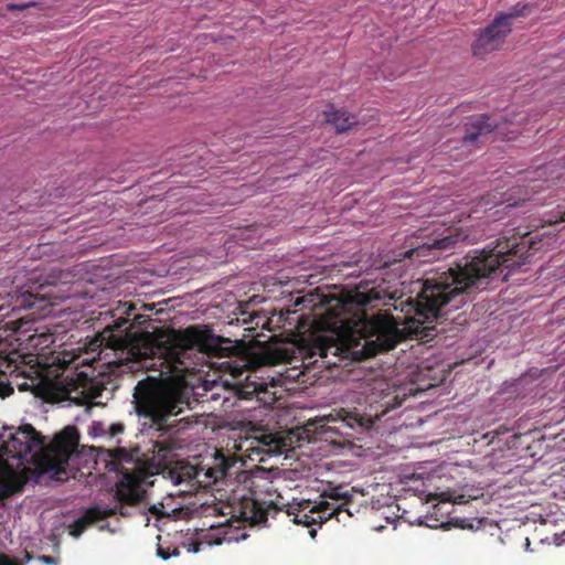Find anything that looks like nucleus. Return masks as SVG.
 <instances>
[{"instance_id": "obj_1", "label": "nucleus", "mask_w": 565, "mask_h": 565, "mask_svg": "<svg viewBox=\"0 0 565 565\" xmlns=\"http://www.w3.org/2000/svg\"><path fill=\"white\" fill-rule=\"evenodd\" d=\"M537 237L532 233L503 237L492 248L468 253L455 267L427 278L417 298L404 299L403 294L397 297L396 291H388L383 285L358 289L352 296L358 306L374 308L382 302L388 307L363 320V354L373 356L390 351L406 339L433 340L439 318L472 300L477 290L486 288L488 279L505 268L514 270L530 262L543 246Z\"/></svg>"}, {"instance_id": "obj_2", "label": "nucleus", "mask_w": 565, "mask_h": 565, "mask_svg": "<svg viewBox=\"0 0 565 565\" xmlns=\"http://www.w3.org/2000/svg\"><path fill=\"white\" fill-rule=\"evenodd\" d=\"M131 310L134 308L130 306L127 316H130ZM130 327L129 317L118 318L96 339L102 348L98 355L107 349L120 355L117 360L108 361V364H121L124 360L142 363L158 358L161 360L160 365H164L168 372L184 374L192 370L193 351L217 358L230 356L236 351L230 339L214 334L207 326H190L160 337L150 332L132 335L128 332Z\"/></svg>"}, {"instance_id": "obj_3", "label": "nucleus", "mask_w": 565, "mask_h": 565, "mask_svg": "<svg viewBox=\"0 0 565 565\" xmlns=\"http://www.w3.org/2000/svg\"><path fill=\"white\" fill-rule=\"evenodd\" d=\"M74 426L65 427L47 445L36 429L26 424L7 439L0 435V498L7 499L23 490L29 481L39 482L44 473L58 476L78 446Z\"/></svg>"}, {"instance_id": "obj_4", "label": "nucleus", "mask_w": 565, "mask_h": 565, "mask_svg": "<svg viewBox=\"0 0 565 565\" xmlns=\"http://www.w3.org/2000/svg\"><path fill=\"white\" fill-rule=\"evenodd\" d=\"M135 409L145 429L163 436H174L193 423L189 417L177 418L190 407V397L180 386L148 376L135 386Z\"/></svg>"}, {"instance_id": "obj_5", "label": "nucleus", "mask_w": 565, "mask_h": 565, "mask_svg": "<svg viewBox=\"0 0 565 565\" xmlns=\"http://www.w3.org/2000/svg\"><path fill=\"white\" fill-rule=\"evenodd\" d=\"M301 364L309 371L316 366L331 369L339 366L340 362L350 354V348L332 335H317L302 340L299 345Z\"/></svg>"}, {"instance_id": "obj_6", "label": "nucleus", "mask_w": 565, "mask_h": 565, "mask_svg": "<svg viewBox=\"0 0 565 565\" xmlns=\"http://www.w3.org/2000/svg\"><path fill=\"white\" fill-rule=\"evenodd\" d=\"M14 386L21 392H32L42 397L49 388L47 381L38 371L21 370L11 359L0 354V398L9 397Z\"/></svg>"}, {"instance_id": "obj_7", "label": "nucleus", "mask_w": 565, "mask_h": 565, "mask_svg": "<svg viewBox=\"0 0 565 565\" xmlns=\"http://www.w3.org/2000/svg\"><path fill=\"white\" fill-rule=\"evenodd\" d=\"M447 234L427 238H411L406 241L403 249L397 254L395 262H402L405 258L412 262L429 263L451 250L460 241L461 235L456 230H447Z\"/></svg>"}, {"instance_id": "obj_8", "label": "nucleus", "mask_w": 565, "mask_h": 565, "mask_svg": "<svg viewBox=\"0 0 565 565\" xmlns=\"http://www.w3.org/2000/svg\"><path fill=\"white\" fill-rule=\"evenodd\" d=\"M347 503V500L338 505L328 501L312 503L309 500H303L298 502L295 507H290L287 513L288 515L292 516V522L295 524L310 527L315 524L322 525L324 522L332 518H335L337 521H340L339 515L343 511H347V509H344Z\"/></svg>"}, {"instance_id": "obj_9", "label": "nucleus", "mask_w": 565, "mask_h": 565, "mask_svg": "<svg viewBox=\"0 0 565 565\" xmlns=\"http://www.w3.org/2000/svg\"><path fill=\"white\" fill-rule=\"evenodd\" d=\"M511 32L505 18H495L478 35L472 44V52L477 56L486 55L498 50L503 44L507 35Z\"/></svg>"}, {"instance_id": "obj_10", "label": "nucleus", "mask_w": 565, "mask_h": 565, "mask_svg": "<svg viewBox=\"0 0 565 565\" xmlns=\"http://www.w3.org/2000/svg\"><path fill=\"white\" fill-rule=\"evenodd\" d=\"M147 472L138 468L131 472L124 473L121 480L116 486L115 497L119 503L137 504L145 498L142 484L146 482Z\"/></svg>"}, {"instance_id": "obj_11", "label": "nucleus", "mask_w": 565, "mask_h": 565, "mask_svg": "<svg viewBox=\"0 0 565 565\" xmlns=\"http://www.w3.org/2000/svg\"><path fill=\"white\" fill-rule=\"evenodd\" d=\"M51 281L33 282L29 289L17 295L14 309H36L43 311L47 306H52L50 300L55 297Z\"/></svg>"}, {"instance_id": "obj_12", "label": "nucleus", "mask_w": 565, "mask_h": 565, "mask_svg": "<svg viewBox=\"0 0 565 565\" xmlns=\"http://www.w3.org/2000/svg\"><path fill=\"white\" fill-rule=\"evenodd\" d=\"M105 385L103 381L87 376L84 372L76 375L73 387L68 390V398L78 404L90 403L102 396Z\"/></svg>"}, {"instance_id": "obj_13", "label": "nucleus", "mask_w": 565, "mask_h": 565, "mask_svg": "<svg viewBox=\"0 0 565 565\" xmlns=\"http://www.w3.org/2000/svg\"><path fill=\"white\" fill-rule=\"evenodd\" d=\"M248 439L250 440V446L247 450L258 455H281L287 450L288 446L285 438L265 429L255 430Z\"/></svg>"}, {"instance_id": "obj_14", "label": "nucleus", "mask_w": 565, "mask_h": 565, "mask_svg": "<svg viewBox=\"0 0 565 565\" xmlns=\"http://www.w3.org/2000/svg\"><path fill=\"white\" fill-rule=\"evenodd\" d=\"M117 513L125 515L121 504L113 508H100L99 505L88 508L85 510L83 516L68 525V533L71 536L78 539L89 525L107 518H111Z\"/></svg>"}, {"instance_id": "obj_15", "label": "nucleus", "mask_w": 565, "mask_h": 565, "mask_svg": "<svg viewBox=\"0 0 565 565\" xmlns=\"http://www.w3.org/2000/svg\"><path fill=\"white\" fill-rule=\"evenodd\" d=\"M499 127V122L492 116L481 115L466 122V134L462 137V146L483 142L488 135Z\"/></svg>"}, {"instance_id": "obj_16", "label": "nucleus", "mask_w": 565, "mask_h": 565, "mask_svg": "<svg viewBox=\"0 0 565 565\" xmlns=\"http://www.w3.org/2000/svg\"><path fill=\"white\" fill-rule=\"evenodd\" d=\"M335 418L333 420H339L342 423V426L349 427L351 429H369L373 426L374 419L371 415H363L358 412L356 408L353 411L340 408L335 411Z\"/></svg>"}, {"instance_id": "obj_17", "label": "nucleus", "mask_w": 565, "mask_h": 565, "mask_svg": "<svg viewBox=\"0 0 565 565\" xmlns=\"http://www.w3.org/2000/svg\"><path fill=\"white\" fill-rule=\"evenodd\" d=\"M237 512L239 518L252 524H258L267 520V511L262 503L254 499H244L239 502Z\"/></svg>"}, {"instance_id": "obj_18", "label": "nucleus", "mask_w": 565, "mask_h": 565, "mask_svg": "<svg viewBox=\"0 0 565 565\" xmlns=\"http://www.w3.org/2000/svg\"><path fill=\"white\" fill-rule=\"evenodd\" d=\"M327 121L335 127L337 132H343L358 124L355 116L345 111H334L329 114Z\"/></svg>"}, {"instance_id": "obj_19", "label": "nucleus", "mask_w": 565, "mask_h": 565, "mask_svg": "<svg viewBox=\"0 0 565 565\" xmlns=\"http://www.w3.org/2000/svg\"><path fill=\"white\" fill-rule=\"evenodd\" d=\"M548 172L553 173L551 166L540 167L535 171V174L537 177L531 180L532 184L530 185L533 192H540L541 190L548 189L555 184V181L558 179L559 175H556L555 178L552 179H543L544 177L547 175Z\"/></svg>"}, {"instance_id": "obj_20", "label": "nucleus", "mask_w": 565, "mask_h": 565, "mask_svg": "<svg viewBox=\"0 0 565 565\" xmlns=\"http://www.w3.org/2000/svg\"><path fill=\"white\" fill-rule=\"evenodd\" d=\"M413 394V388H409L408 391L405 387H394L392 393H387L383 399H384V406L386 409L388 408H395L397 406H401L402 403L405 401V398L408 395Z\"/></svg>"}, {"instance_id": "obj_21", "label": "nucleus", "mask_w": 565, "mask_h": 565, "mask_svg": "<svg viewBox=\"0 0 565 565\" xmlns=\"http://www.w3.org/2000/svg\"><path fill=\"white\" fill-rule=\"evenodd\" d=\"M193 467H182L179 470H171L170 477L174 484L189 481L194 477Z\"/></svg>"}, {"instance_id": "obj_22", "label": "nucleus", "mask_w": 565, "mask_h": 565, "mask_svg": "<svg viewBox=\"0 0 565 565\" xmlns=\"http://www.w3.org/2000/svg\"><path fill=\"white\" fill-rule=\"evenodd\" d=\"M527 4L518 2L509 13H501L497 18H505L509 29H511V20L526 14Z\"/></svg>"}, {"instance_id": "obj_23", "label": "nucleus", "mask_w": 565, "mask_h": 565, "mask_svg": "<svg viewBox=\"0 0 565 565\" xmlns=\"http://www.w3.org/2000/svg\"><path fill=\"white\" fill-rule=\"evenodd\" d=\"M227 468L228 466L223 463L222 467L217 469H209L206 475L216 481L217 479L225 477Z\"/></svg>"}, {"instance_id": "obj_24", "label": "nucleus", "mask_w": 565, "mask_h": 565, "mask_svg": "<svg viewBox=\"0 0 565 565\" xmlns=\"http://www.w3.org/2000/svg\"><path fill=\"white\" fill-rule=\"evenodd\" d=\"M180 552L177 547H174L172 552H169V550H166L162 546H158L157 548V555L164 561L169 559L171 556H178Z\"/></svg>"}, {"instance_id": "obj_25", "label": "nucleus", "mask_w": 565, "mask_h": 565, "mask_svg": "<svg viewBox=\"0 0 565 565\" xmlns=\"http://www.w3.org/2000/svg\"><path fill=\"white\" fill-rule=\"evenodd\" d=\"M249 386H253V391L250 393H256L257 395L260 392H265L266 391V383H264V382H260V383H248L246 385V388H248ZM243 393L248 394L249 392L248 391H244Z\"/></svg>"}, {"instance_id": "obj_26", "label": "nucleus", "mask_w": 565, "mask_h": 565, "mask_svg": "<svg viewBox=\"0 0 565 565\" xmlns=\"http://www.w3.org/2000/svg\"><path fill=\"white\" fill-rule=\"evenodd\" d=\"M324 495L334 500L339 501L344 498L343 493L341 492L340 488L331 489L329 492H324Z\"/></svg>"}, {"instance_id": "obj_27", "label": "nucleus", "mask_w": 565, "mask_h": 565, "mask_svg": "<svg viewBox=\"0 0 565 565\" xmlns=\"http://www.w3.org/2000/svg\"><path fill=\"white\" fill-rule=\"evenodd\" d=\"M39 561H41L42 563H44L46 565H58L57 558L50 556V555H41L39 557Z\"/></svg>"}, {"instance_id": "obj_28", "label": "nucleus", "mask_w": 565, "mask_h": 565, "mask_svg": "<svg viewBox=\"0 0 565 565\" xmlns=\"http://www.w3.org/2000/svg\"><path fill=\"white\" fill-rule=\"evenodd\" d=\"M0 565H19L18 562L10 556L0 553Z\"/></svg>"}, {"instance_id": "obj_29", "label": "nucleus", "mask_w": 565, "mask_h": 565, "mask_svg": "<svg viewBox=\"0 0 565 565\" xmlns=\"http://www.w3.org/2000/svg\"><path fill=\"white\" fill-rule=\"evenodd\" d=\"M124 431V425L122 424H113L109 427V433L111 436H117Z\"/></svg>"}, {"instance_id": "obj_30", "label": "nucleus", "mask_w": 565, "mask_h": 565, "mask_svg": "<svg viewBox=\"0 0 565 565\" xmlns=\"http://www.w3.org/2000/svg\"><path fill=\"white\" fill-rule=\"evenodd\" d=\"M33 6V3H22V4H8V9L10 11H13V10H19V11H22L29 7Z\"/></svg>"}, {"instance_id": "obj_31", "label": "nucleus", "mask_w": 565, "mask_h": 565, "mask_svg": "<svg viewBox=\"0 0 565 565\" xmlns=\"http://www.w3.org/2000/svg\"><path fill=\"white\" fill-rule=\"evenodd\" d=\"M309 534H310V536H311L312 539H315V537H316V535H317V530H316V529H311V530H309Z\"/></svg>"}, {"instance_id": "obj_32", "label": "nucleus", "mask_w": 565, "mask_h": 565, "mask_svg": "<svg viewBox=\"0 0 565 565\" xmlns=\"http://www.w3.org/2000/svg\"><path fill=\"white\" fill-rule=\"evenodd\" d=\"M562 220L565 221V211L563 212Z\"/></svg>"}, {"instance_id": "obj_33", "label": "nucleus", "mask_w": 565, "mask_h": 565, "mask_svg": "<svg viewBox=\"0 0 565 565\" xmlns=\"http://www.w3.org/2000/svg\"><path fill=\"white\" fill-rule=\"evenodd\" d=\"M199 551V547L198 545L194 547L193 552H198Z\"/></svg>"}]
</instances>
